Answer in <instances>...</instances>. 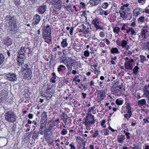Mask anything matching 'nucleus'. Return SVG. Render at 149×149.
<instances>
[{
  "label": "nucleus",
  "mask_w": 149,
  "mask_h": 149,
  "mask_svg": "<svg viewBox=\"0 0 149 149\" xmlns=\"http://www.w3.org/2000/svg\"><path fill=\"white\" fill-rule=\"evenodd\" d=\"M18 62L19 65L22 67L21 72L22 74L24 75V77L26 79L29 77H31L32 76V72L29 65L24 63L23 60L21 61L18 60Z\"/></svg>",
  "instance_id": "1"
},
{
  "label": "nucleus",
  "mask_w": 149,
  "mask_h": 149,
  "mask_svg": "<svg viewBox=\"0 0 149 149\" xmlns=\"http://www.w3.org/2000/svg\"><path fill=\"white\" fill-rule=\"evenodd\" d=\"M51 30H43L42 37L45 40V42L48 44H51L52 42L51 35Z\"/></svg>",
  "instance_id": "2"
},
{
  "label": "nucleus",
  "mask_w": 149,
  "mask_h": 149,
  "mask_svg": "<svg viewBox=\"0 0 149 149\" xmlns=\"http://www.w3.org/2000/svg\"><path fill=\"white\" fill-rule=\"evenodd\" d=\"M5 120L8 121L13 123L16 120V117L14 112L11 110L7 112L5 115Z\"/></svg>",
  "instance_id": "3"
},
{
  "label": "nucleus",
  "mask_w": 149,
  "mask_h": 149,
  "mask_svg": "<svg viewBox=\"0 0 149 149\" xmlns=\"http://www.w3.org/2000/svg\"><path fill=\"white\" fill-rule=\"evenodd\" d=\"M106 92L105 91L101 90L98 91L97 94V101L98 102H100L101 101L103 100L104 97H106L105 94Z\"/></svg>",
  "instance_id": "4"
},
{
  "label": "nucleus",
  "mask_w": 149,
  "mask_h": 149,
  "mask_svg": "<svg viewBox=\"0 0 149 149\" xmlns=\"http://www.w3.org/2000/svg\"><path fill=\"white\" fill-rule=\"evenodd\" d=\"M149 32V26L147 25L144 26L141 30V35L144 39L147 38L146 35Z\"/></svg>",
  "instance_id": "5"
},
{
  "label": "nucleus",
  "mask_w": 149,
  "mask_h": 149,
  "mask_svg": "<svg viewBox=\"0 0 149 149\" xmlns=\"http://www.w3.org/2000/svg\"><path fill=\"white\" fill-rule=\"evenodd\" d=\"M134 60L133 59H130V61H126L124 64V66L125 69L128 70H131L133 68V65L132 63L134 62Z\"/></svg>",
  "instance_id": "6"
},
{
  "label": "nucleus",
  "mask_w": 149,
  "mask_h": 149,
  "mask_svg": "<svg viewBox=\"0 0 149 149\" xmlns=\"http://www.w3.org/2000/svg\"><path fill=\"white\" fill-rule=\"evenodd\" d=\"M100 22L97 18H95L92 21V23L93 24L96 29V30L98 29H101L102 28L100 25Z\"/></svg>",
  "instance_id": "7"
},
{
  "label": "nucleus",
  "mask_w": 149,
  "mask_h": 149,
  "mask_svg": "<svg viewBox=\"0 0 149 149\" xmlns=\"http://www.w3.org/2000/svg\"><path fill=\"white\" fill-rule=\"evenodd\" d=\"M6 77L8 80L11 81H16L17 79V75L13 73H9L7 74Z\"/></svg>",
  "instance_id": "8"
},
{
  "label": "nucleus",
  "mask_w": 149,
  "mask_h": 149,
  "mask_svg": "<svg viewBox=\"0 0 149 149\" xmlns=\"http://www.w3.org/2000/svg\"><path fill=\"white\" fill-rule=\"evenodd\" d=\"M88 116H86L85 118V121L83 122V123L84 124L86 127L89 126L90 127L91 125L95 123V121L92 119H91V120H89Z\"/></svg>",
  "instance_id": "9"
},
{
  "label": "nucleus",
  "mask_w": 149,
  "mask_h": 149,
  "mask_svg": "<svg viewBox=\"0 0 149 149\" xmlns=\"http://www.w3.org/2000/svg\"><path fill=\"white\" fill-rule=\"evenodd\" d=\"M52 3L54 5V7L60 10L61 8V0H54L52 2Z\"/></svg>",
  "instance_id": "10"
},
{
  "label": "nucleus",
  "mask_w": 149,
  "mask_h": 149,
  "mask_svg": "<svg viewBox=\"0 0 149 149\" xmlns=\"http://www.w3.org/2000/svg\"><path fill=\"white\" fill-rule=\"evenodd\" d=\"M47 6L44 4H43L41 6H39L38 8V12L39 14H43L46 11Z\"/></svg>",
  "instance_id": "11"
},
{
  "label": "nucleus",
  "mask_w": 149,
  "mask_h": 149,
  "mask_svg": "<svg viewBox=\"0 0 149 149\" xmlns=\"http://www.w3.org/2000/svg\"><path fill=\"white\" fill-rule=\"evenodd\" d=\"M46 123L44 124L43 123H41L40 124V127L39 130V133L41 135H43L45 134V129L44 128V126L45 127H46Z\"/></svg>",
  "instance_id": "12"
},
{
  "label": "nucleus",
  "mask_w": 149,
  "mask_h": 149,
  "mask_svg": "<svg viewBox=\"0 0 149 149\" xmlns=\"http://www.w3.org/2000/svg\"><path fill=\"white\" fill-rule=\"evenodd\" d=\"M28 49V48L25 47H22L20 48V50L18 52V53L25 56L26 55V50Z\"/></svg>",
  "instance_id": "13"
},
{
  "label": "nucleus",
  "mask_w": 149,
  "mask_h": 149,
  "mask_svg": "<svg viewBox=\"0 0 149 149\" xmlns=\"http://www.w3.org/2000/svg\"><path fill=\"white\" fill-rule=\"evenodd\" d=\"M40 20V17L39 15L38 14H36L34 15L33 20L35 22V23L34 24H38Z\"/></svg>",
  "instance_id": "14"
},
{
  "label": "nucleus",
  "mask_w": 149,
  "mask_h": 149,
  "mask_svg": "<svg viewBox=\"0 0 149 149\" xmlns=\"http://www.w3.org/2000/svg\"><path fill=\"white\" fill-rule=\"evenodd\" d=\"M81 26L82 27V30L83 31V33L85 34H86L89 33V28H87L84 24H82Z\"/></svg>",
  "instance_id": "15"
},
{
  "label": "nucleus",
  "mask_w": 149,
  "mask_h": 149,
  "mask_svg": "<svg viewBox=\"0 0 149 149\" xmlns=\"http://www.w3.org/2000/svg\"><path fill=\"white\" fill-rule=\"evenodd\" d=\"M7 94L4 90H2L0 95V98L2 100L5 99V97L7 96Z\"/></svg>",
  "instance_id": "16"
},
{
  "label": "nucleus",
  "mask_w": 149,
  "mask_h": 149,
  "mask_svg": "<svg viewBox=\"0 0 149 149\" xmlns=\"http://www.w3.org/2000/svg\"><path fill=\"white\" fill-rule=\"evenodd\" d=\"M66 67L64 65H61L58 66L57 68V71L59 73L63 72L65 70H66Z\"/></svg>",
  "instance_id": "17"
},
{
  "label": "nucleus",
  "mask_w": 149,
  "mask_h": 149,
  "mask_svg": "<svg viewBox=\"0 0 149 149\" xmlns=\"http://www.w3.org/2000/svg\"><path fill=\"white\" fill-rule=\"evenodd\" d=\"M10 28V30L13 31H15L17 30V25L15 24L11 23L9 25V29Z\"/></svg>",
  "instance_id": "18"
},
{
  "label": "nucleus",
  "mask_w": 149,
  "mask_h": 149,
  "mask_svg": "<svg viewBox=\"0 0 149 149\" xmlns=\"http://www.w3.org/2000/svg\"><path fill=\"white\" fill-rule=\"evenodd\" d=\"M89 3L92 6H96L100 3L96 0H90L89 2Z\"/></svg>",
  "instance_id": "19"
},
{
  "label": "nucleus",
  "mask_w": 149,
  "mask_h": 149,
  "mask_svg": "<svg viewBox=\"0 0 149 149\" xmlns=\"http://www.w3.org/2000/svg\"><path fill=\"white\" fill-rule=\"evenodd\" d=\"M68 43L67 42V40L66 39H63L61 42V47L63 48H65L68 46Z\"/></svg>",
  "instance_id": "20"
},
{
  "label": "nucleus",
  "mask_w": 149,
  "mask_h": 149,
  "mask_svg": "<svg viewBox=\"0 0 149 149\" xmlns=\"http://www.w3.org/2000/svg\"><path fill=\"white\" fill-rule=\"evenodd\" d=\"M140 9L136 8L133 10V15L136 17L139 14Z\"/></svg>",
  "instance_id": "21"
},
{
  "label": "nucleus",
  "mask_w": 149,
  "mask_h": 149,
  "mask_svg": "<svg viewBox=\"0 0 149 149\" xmlns=\"http://www.w3.org/2000/svg\"><path fill=\"white\" fill-rule=\"evenodd\" d=\"M143 89V92H144L143 95L146 97H148L149 96V89H148L145 87H144Z\"/></svg>",
  "instance_id": "22"
},
{
  "label": "nucleus",
  "mask_w": 149,
  "mask_h": 149,
  "mask_svg": "<svg viewBox=\"0 0 149 149\" xmlns=\"http://www.w3.org/2000/svg\"><path fill=\"white\" fill-rule=\"evenodd\" d=\"M138 103L139 104L143 106L144 105H146V102L145 99H142L139 100L138 102Z\"/></svg>",
  "instance_id": "23"
},
{
  "label": "nucleus",
  "mask_w": 149,
  "mask_h": 149,
  "mask_svg": "<svg viewBox=\"0 0 149 149\" xmlns=\"http://www.w3.org/2000/svg\"><path fill=\"white\" fill-rule=\"evenodd\" d=\"M139 68L137 66H135L133 70V73L134 74L136 75L138 74Z\"/></svg>",
  "instance_id": "24"
},
{
  "label": "nucleus",
  "mask_w": 149,
  "mask_h": 149,
  "mask_svg": "<svg viewBox=\"0 0 149 149\" xmlns=\"http://www.w3.org/2000/svg\"><path fill=\"white\" fill-rule=\"evenodd\" d=\"M47 113L45 111H44L43 114H44V116L42 117V118L44 120V122L46 123L47 122Z\"/></svg>",
  "instance_id": "25"
},
{
  "label": "nucleus",
  "mask_w": 149,
  "mask_h": 149,
  "mask_svg": "<svg viewBox=\"0 0 149 149\" xmlns=\"http://www.w3.org/2000/svg\"><path fill=\"white\" fill-rule=\"evenodd\" d=\"M5 60V57L3 55L0 53V65L3 63Z\"/></svg>",
  "instance_id": "26"
},
{
  "label": "nucleus",
  "mask_w": 149,
  "mask_h": 149,
  "mask_svg": "<svg viewBox=\"0 0 149 149\" xmlns=\"http://www.w3.org/2000/svg\"><path fill=\"white\" fill-rule=\"evenodd\" d=\"M5 44L8 46L11 45L12 44L11 39L10 38H8L6 40L5 42Z\"/></svg>",
  "instance_id": "27"
},
{
  "label": "nucleus",
  "mask_w": 149,
  "mask_h": 149,
  "mask_svg": "<svg viewBox=\"0 0 149 149\" xmlns=\"http://www.w3.org/2000/svg\"><path fill=\"white\" fill-rule=\"evenodd\" d=\"M125 139V136L124 135H121L120 138H118L117 139L119 143H122L123 141Z\"/></svg>",
  "instance_id": "28"
},
{
  "label": "nucleus",
  "mask_w": 149,
  "mask_h": 149,
  "mask_svg": "<svg viewBox=\"0 0 149 149\" xmlns=\"http://www.w3.org/2000/svg\"><path fill=\"white\" fill-rule=\"evenodd\" d=\"M127 41L123 40L121 42L120 46H121L122 47H125L127 45Z\"/></svg>",
  "instance_id": "29"
},
{
  "label": "nucleus",
  "mask_w": 149,
  "mask_h": 149,
  "mask_svg": "<svg viewBox=\"0 0 149 149\" xmlns=\"http://www.w3.org/2000/svg\"><path fill=\"white\" fill-rule=\"evenodd\" d=\"M111 52L112 54H114L115 53L119 54V51L118 49L116 47L112 48L111 50Z\"/></svg>",
  "instance_id": "30"
},
{
  "label": "nucleus",
  "mask_w": 149,
  "mask_h": 149,
  "mask_svg": "<svg viewBox=\"0 0 149 149\" xmlns=\"http://www.w3.org/2000/svg\"><path fill=\"white\" fill-rule=\"evenodd\" d=\"M120 28L118 27H116L113 29V31L115 33L118 34L120 31Z\"/></svg>",
  "instance_id": "31"
},
{
  "label": "nucleus",
  "mask_w": 149,
  "mask_h": 149,
  "mask_svg": "<svg viewBox=\"0 0 149 149\" xmlns=\"http://www.w3.org/2000/svg\"><path fill=\"white\" fill-rule=\"evenodd\" d=\"M115 102L118 105H120L123 104V100H120L118 99H117L116 101Z\"/></svg>",
  "instance_id": "32"
},
{
  "label": "nucleus",
  "mask_w": 149,
  "mask_h": 149,
  "mask_svg": "<svg viewBox=\"0 0 149 149\" xmlns=\"http://www.w3.org/2000/svg\"><path fill=\"white\" fill-rule=\"evenodd\" d=\"M69 59V57H67L65 56H64L61 59V62H63L64 63V62L65 61L67 62L68 61V60Z\"/></svg>",
  "instance_id": "33"
},
{
  "label": "nucleus",
  "mask_w": 149,
  "mask_h": 149,
  "mask_svg": "<svg viewBox=\"0 0 149 149\" xmlns=\"http://www.w3.org/2000/svg\"><path fill=\"white\" fill-rule=\"evenodd\" d=\"M24 92L25 93L24 95L25 97L26 98H29L30 97V96L29 95V91L28 89H25L24 91Z\"/></svg>",
  "instance_id": "34"
},
{
  "label": "nucleus",
  "mask_w": 149,
  "mask_h": 149,
  "mask_svg": "<svg viewBox=\"0 0 149 149\" xmlns=\"http://www.w3.org/2000/svg\"><path fill=\"white\" fill-rule=\"evenodd\" d=\"M72 6L71 4L70 3L67 6H64V7L66 9V10L67 11H69L71 9Z\"/></svg>",
  "instance_id": "35"
},
{
  "label": "nucleus",
  "mask_w": 149,
  "mask_h": 149,
  "mask_svg": "<svg viewBox=\"0 0 149 149\" xmlns=\"http://www.w3.org/2000/svg\"><path fill=\"white\" fill-rule=\"evenodd\" d=\"M104 132V135L105 136H107L109 134V130L107 129H104L101 131V132Z\"/></svg>",
  "instance_id": "36"
},
{
  "label": "nucleus",
  "mask_w": 149,
  "mask_h": 149,
  "mask_svg": "<svg viewBox=\"0 0 149 149\" xmlns=\"http://www.w3.org/2000/svg\"><path fill=\"white\" fill-rule=\"evenodd\" d=\"M87 13H86V11H84L82 12V13L80 15V16L81 17L84 16L85 17L86 19L87 20Z\"/></svg>",
  "instance_id": "37"
},
{
  "label": "nucleus",
  "mask_w": 149,
  "mask_h": 149,
  "mask_svg": "<svg viewBox=\"0 0 149 149\" xmlns=\"http://www.w3.org/2000/svg\"><path fill=\"white\" fill-rule=\"evenodd\" d=\"M145 17L143 16H141L138 19V20L139 23H142L144 22V21Z\"/></svg>",
  "instance_id": "38"
},
{
  "label": "nucleus",
  "mask_w": 149,
  "mask_h": 149,
  "mask_svg": "<svg viewBox=\"0 0 149 149\" xmlns=\"http://www.w3.org/2000/svg\"><path fill=\"white\" fill-rule=\"evenodd\" d=\"M68 133L67 129H63L61 133V134L62 135H65Z\"/></svg>",
  "instance_id": "39"
},
{
  "label": "nucleus",
  "mask_w": 149,
  "mask_h": 149,
  "mask_svg": "<svg viewBox=\"0 0 149 149\" xmlns=\"http://www.w3.org/2000/svg\"><path fill=\"white\" fill-rule=\"evenodd\" d=\"M25 56H22V55L20 54H18V55H17V57L18 58V60H17V61L18 60L19 61H21L23 60H22L23 58V57H25Z\"/></svg>",
  "instance_id": "40"
},
{
  "label": "nucleus",
  "mask_w": 149,
  "mask_h": 149,
  "mask_svg": "<svg viewBox=\"0 0 149 149\" xmlns=\"http://www.w3.org/2000/svg\"><path fill=\"white\" fill-rule=\"evenodd\" d=\"M109 5L108 4V3L107 2H104V3L102 4V7L104 9H106L107 8V7Z\"/></svg>",
  "instance_id": "41"
},
{
  "label": "nucleus",
  "mask_w": 149,
  "mask_h": 149,
  "mask_svg": "<svg viewBox=\"0 0 149 149\" xmlns=\"http://www.w3.org/2000/svg\"><path fill=\"white\" fill-rule=\"evenodd\" d=\"M141 57V60L140 61L142 63H143V61L144 60L145 61H148V60L147 59H146V58L145 56L143 55H141L140 56Z\"/></svg>",
  "instance_id": "42"
},
{
  "label": "nucleus",
  "mask_w": 149,
  "mask_h": 149,
  "mask_svg": "<svg viewBox=\"0 0 149 149\" xmlns=\"http://www.w3.org/2000/svg\"><path fill=\"white\" fill-rule=\"evenodd\" d=\"M74 60L72 59L71 58H70L68 60V63L70 64H71L70 66H72V64L74 63Z\"/></svg>",
  "instance_id": "43"
},
{
  "label": "nucleus",
  "mask_w": 149,
  "mask_h": 149,
  "mask_svg": "<svg viewBox=\"0 0 149 149\" xmlns=\"http://www.w3.org/2000/svg\"><path fill=\"white\" fill-rule=\"evenodd\" d=\"M98 135V131L97 130H96L95 131V133L93 134L92 135V136L93 138H96Z\"/></svg>",
  "instance_id": "44"
},
{
  "label": "nucleus",
  "mask_w": 149,
  "mask_h": 149,
  "mask_svg": "<svg viewBox=\"0 0 149 149\" xmlns=\"http://www.w3.org/2000/svg\"><path fill=\"white\" fill-rule=\"evenodd\" d=\"M14 2L17 6H19L21 3V0H14Z\"/></svg>",
  "instance_id": "45"
},
{
  "label": "nucleus",
  "mask_w": 149,
  "mask_h": 149,
  "mask_svg": "<svg viewBox=\"0 0 149 149\" xmlns=\"http://www.w3.org/2000/svg\"><path fill=\"white\" fill-rule=\"evenodd\" d=\"M84 55L86 57H88L90 55L89 52L88 51L85 50L84 52Z\"/></svg>",
  "instance_id": "46"
},
{
  "label": "nucleus",
  "mask_w": 149,
  "mask_h": 149,
  "mask_svg": "<svg viewBox=\"0 0 149 149\" xmlns=\"http://www.w3.org/2000/svg\"><path fill=\"white\" fill-rule=\"evenodd\" d=\"M119 13L120 14V16L121 17L123 18L125 17L126 14L125 12V11H122V12L119 11Z\"/></svg>",
  "instance_id": "47"
},
{
  "label": "nucleus",
  "mask_w": 149,
  "mask_h": 149,
  "mask_svg": "<svg viewBox=\"0 0 149 149\" xmlns=\"http://www.w3.org/2000/svg\"><path fill=\"white\" fill-rule=\"evenodd\" d=\"M141 146L139 145H134V147L132 148V149H141Z\"/></svg>",
  "instance_id": "48"
},
{
  "label": "nucleus",
  "mask_w": 149,
  "mask_h": 149,
  "mask_svg": "<svg viewBox=\"0 0 149 149\" xmlns=\"http://www.w3.org/2000/svg\"><path fill=\"white\" fill-rule=\"evenodd\" d=\"M130 32H131V34L132 35H135L136 34V32H135L134 29H133L132 28L130 27Z\"/></svg>",
  "instance_id": "49"
},
{
  "label": "nucleus",
  "mask_w": 149,
  "mask_h": 149,
  "mask_svg": "<svg viewBox=\"0 0 149 149\" xmlns=\"http://www.w3.org/2000/svg\"><path fill=\"white\" fill-rule=\"evenodd\" d=\"M88 116L89 117V119H92L95 122L94 116L92 115L91 113H88Z\"/></svg>",
  "instance_id": "50"
},
{
  "label": "nucleus",
  "mask_w": 149,
  "mask_h": 149,
  "mask_svg": "<svg viewBox=\"0 0 149 149\" xmlns=\"http://www.w3.org/2000/svg\"><path fill=\"white\" fill-rule=\"evenodd\" d=\"M69 146L71 147V148L69 149H76V148L74 146V143H72L71 144L69 145Z\"/></svg>",
  "instance_id": "51"
},
{
  "label": "nucleus",
  "mask_w": 149,
  "mask_h": 149,
  "mask_svg": "<svg viewBox=\"0 0 149 149\" xmlns=\"http://www.w3.org/2000/svg\"><path fill=\"white\" fill-rule=\"evenodd\" d=\"M146 0H138L137 1L139 3L144 4L145 3Z\"/></svg>",
  "instance_id": "52"
},
{
  "label": "nucleus",
  "mask_w": 149,
  "mask_h": 149,
  "mask_svg": "<svg viewBox=\"0 0 149 149\" xmlns=\"http://www.w3.org/2000/svg\"><path fill=\"white\" fill-rule=\"evenodd\" d=\"M99 36L102 37L103 38L105 36V33L103 31L99 33Z\"/></svg>",
  "instance_id": "53"
},
{
  "label": "nucleus",
  "mask_w": 149,
  "mask_h": 149,
  "mask_svg": "<svg viewBox=\"0 0 149 149\" xmlns=\"http://www.w3.org/2000/svg\"><path fill=\"white\" fill-rule=\"evenodd\" d=\"M103 41L104 42L105 41L106 44L107 45H109L110 44V42L108 39H104L103 40Z\"/></svg>",
  "instance_id": "54"
},
{
  "label": "nucleus",
  "mask_w": 149,
  "mask_h": 149,
  "mask_svg": "<svg viewBox=\"0 0 149 149\" xmlns=\"http://www.w3.org/2000/svg\"><path fill=\"white\" fill-rule=\"evenodd\" d=\"M126 108L128 110H131V107L129 103H128L126 107Z\"/></svg>",
  "instance_id": "55"
},
{
  "label": "nucleus",
  "mask_w": 149,
  "mask_h": 149,
  "mask_svg": "<svg viewBox=\"0 0 149 149\" xmlns=\"http://www.w3.org/2000/svg\"><path fill=\"white\" fill-rule=\"evenodd\" d=\"M51 30V28L50 27V26L49 25H47L46 28H45L43 30Z\"/></svg>",
  "instance_id": "56"
},
{
  "label": "nucleus",
  "mask_w": 149,
  "mask_h": 149,
  "mask_svg": "<svg viewBox=\"0 0 149 149\" xmlns=\"http://www.w3.org/2000/svg\"><path fill=\"white\" fill-rule=\"evenodd\" d=\"M74 29V27H71L70 29V35H72L73 34V32Z\"/></svg>",
  "instance_id": "57"
},
{
  "label": "nucleus",
  "mask_w": 149,
  "mask_h": 149,
  "mask_svg": "<svg viewBox=\"0 0 149 149\" xmlns=\"http://www.w3.org/2000/svg\"><path fill=\"white\" fill-rule=\"evenodd\" d=\"M101 12H104V15H105V16H107V15H108V14H109V13H108V11L107 10V11H104V10H103L102 9H101Z\"/></svg>",
  "instance_id": "58"
},
{
  "label": "nucleus",
  "mask_w": 149,
  "mask_h": 149,
  "mask_svg": "<svg viewBox=\"0 0 149 149\" xmlns=\"http://www.w3.org/2000/svg\"><path fill=\"white\" fill-rule=\"evenodd\" d=\"M51 129L50 128H47L45 129V133L47 134H48L49 132L50 131Z\"/></svg>",
  "instance_id": "59"
},
{
  "label": "nucleus",
  "mask_w": 149,
  "mask_h": 149,
  "mask_svg": "<svg viewBox=\"0 0 149 149\" xmlns=\"http://www.w3.org/2000/svg\"><path fill=\"white\" fill-rule=\"evenodd\" d=\"M124 117L127 120H128L131 117L130 116V115L128 114H126L124 115Z\"/></svg>",
  "instance_id": "60"
},
{
  "label": "nucleus",
  "mask_w": 149,
  "mask_h": 149,
  "mask_svg": "<svg viewBox=\"0 0 149 149\" xmlns=\"http://www.w3.org/2000/svg\"><path fill=\"white\" fill-rule=\"evenodd\" d=\"M62 115V116H63V118H64L67 119L68 118V116H67V114L65 113H63Z\"/></svg>",
  "instance_id": "61"
},
{
  "label": "nucleus",
  "mask_w": 149,
  "mask_h": 149,
  "mask_svg": "<svg viewBox=\"0 0 149 149\" xmlns=\"http://www.w3.org/2000/svg\"><path fill=\"white\" fill-rule=\"evenodd\" d=\"M6 19L9 18V19H10V22H11V21H13V18L12 17H10L9 16H7L6 17Z\"/></svg>",
  "instance_id": "62"
},
{
  "label": "nucleus",
  "mask_w": 149,
  "mask_h": 149,
  "mask_svg": "<svg viewBox=\"0 0 149 149\" xmlns=\"http://www.w3.org/2000/svg\"><path fill=\"white\" fill-rule=\"evenodd\" d=\"M132 112L131 111V110H129L127 111V113L129 115H130V116H131L132 115Z\"/></svg>",
  "instance_id": "63"
},
{
  "label": "nucleus",
  "mask_w": 149,
  "mask_h": 149,
  "mask_svg": "<svg viewBox=\"0 0 149 149\" xmlns=\"http://www.w3.org/2000/svg\"><path fill=\"white\" fill-rule=\"evenodd\" d=\"M136 124V121L135 120L132 119V122L131 123V125L133 126L135 125Z\"/></svg>",
  "instance_id": "64"
}]
</instances>
